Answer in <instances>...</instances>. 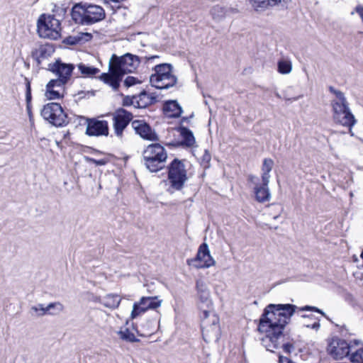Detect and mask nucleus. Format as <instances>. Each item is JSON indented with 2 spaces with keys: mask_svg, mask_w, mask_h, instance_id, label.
<instances>
[{
  "mask_svg": "<svg viewBox=\"0 0 363 363\" xmlns=\"http://www.w3.org/2000/svg\"><path fill=\"white\" fill-rule=\"evenodd\" d=\"M26 79L27 81L26 98V102H27V104H28V103H30V101L31 100V89H30V82L28 81L27 79Z\"/></svg>",
  "mask_w": 363,
  "mask_h": 363,
  "instance_id": "f704fd0d",
  "label": "nucleus"
},
{
  "mask_svg": "<svg viewBox=\"0 0 363 363\" xmlns=\"http://www.w3.org/2000/svg\"><path fill=\"white\" fill-rule=\"evenodd\" d=\"M155 73L150 77L152 86L159 89H167L174 86L177 78L172 74L171 64L163 63L155 67Z\"/></svg>",
  "mask_w": 363,
  "mask_h": 363,
  "instance_id": "0eeeda50",
  "label": "nucleus"
},
{
  "mask_svg": "<svg viewBox=\"0 0 363 363\" xmlns=\"http://www.w3.org/2000/svg\"><path fill=\"white\" fill-rule=\"evenodd\" d=\"M277 70L280 74H287L292 70V63L288 59H281L277 62Z\"/></svg>",
  "mask_w": 363,
  "mask_h": 363,
  "instance_id": "bb28decb",
  "label": "nucleus"
},
{
  "mask_svg": "<svg viewBox=\"0 0 363 363\" xmlns=\"http://www.w3.org/2000/svg\"><path fill=\"white\" fill-rule=\"evenodd\" d=\"M196 289L197 296L201 303H205L208 306L211 303L210 291L207 285L201 280L196 281Z\"/></svg>",
  "mask_w": 363,
  "mask_h": 363,
  "instance_id": "5701e85b",
  "label": "nucleus"
},
{
  "mask_svg": "<svg viewBox=\"0 0 363 363\" xmlns=\"http://www.w3.org/2000/svg\"><path fill=\"white\" fill-rule=\"evenodd\" d=\"M349 356V359L352 363H363V347L357 349Z\"/></svg>",
  "mask_w": 363,
  "mask_h": 363,
  "instance_id": "c756f323",
  "label": "nucleus"
},
{
  "mask_svg": "<svg viewBox=\"0 0 363 363\" xmlns=\"http://www.w3.org/2000/svg\"><path fill=\"white\" fill-rule=\"evenodd\" d=\"M162 300L157 296L142 297L139 302L135 303L131 312V318H135L148 309H155L161 306Z\"/></svg>",
  "mask_w": 363,
  "mask_h": 363,
  "instance_id": "f3484780",
  "label": "nucleus"
},
{
  "mask_svg": "<svg viewBox=\"0 0 363 363\" xmlns=\"http://www.w3.org/2000/svg\"><path fill=\"white\" fill-rule=\"evenodd\" d=\"M272 313V303L269 304L264 309L258 325V331L264 334L260 338L262 345L266 348L267 351H272L271 347L272 345V322L268 318V315Z\"/></svg>",
  "mask_w": 363,
  "mask_h": 363,
  "instance_id": "f8f14e48",
  "label": "nucleus"
},
{
  "mask_svg": "<svg viewBox=\"0 0 363 363\" xmlns=\"http://www.w3.org/2000/svg\"><path fill=\"white\" fill-rule=\"evenodd\" d=\"M352 347L345 340L334 337L328 345L327 352L334 359H342L350 354Z\"/></svg>",
  "mask_w": 363,
  "mask_h": 363,
  "instance_id": "ddd939ff",
  "label": "nucleus"
},
{
  "mask_svg": "<svg viewBox=\"0 0 363 363\" xmlns=\"http://www.w3.org/2000/svg\"><path fill=\"white\" fill-rule=\"evenodd\" d=\"M118 334L119 335L120 338L125 341L130 342H135L139 341L135 335L128 328H125L124 330L121 329L120 331H118Z\"/></svg>",
  "mask_w": 363,
  "mask_h": 363,
  "instance_id": "c85d7f7f",
  "label": "nucleus"
},
{
  "mask_svg": "<svg viewBox=\"0 0 363 363\" xmlns=\"http://www.w3.org/2000/svg\"><path fill=\"white\" fill-rule=\"evenodd\" d=\"M51 311H55V308H51Z\"/></svg>",
  "mask_w": 363,
  "mask_h": 363,
  "instance_id": "49530a36",
  "label": "nucleus"
},
{
  "mask_svg": "<svg viewBox=\"0 0 363 363\" xmlns=\"http://www.w3.org/2000/svg\"><path fill=\"white\" fill-rule=\"evenodd\" d=\"M64 310V306L60 302L49 303L47 306L39 303L31 307V311L35 313L37 316H43L45 315H56Z\"/></svg>",
  "mask_w": 363,
  "mask_h": 363,
  "instance_id": "aec40b11",
  "label": "nucleus"
},
{
  "mask_svg": "<svg viewBox=\"0 0 363 363\" xmlns=\"http://www.w3.org/2000/svg\"><path fill=\"white\" fill-rule=\"evenodd\" d=\"M74 66L57 60L49 63L47 69L55 74L57 78L51 79L46 86L45 96L48 99H56L63 96L65 85L70 80Z\"/></svg>",
  "mask_w": 363,
  "mask_h": 363,
  "instance_id": "f03ea898",
  "label": "nucleus"
},
{
  "mask_svg": "<svg viewBox=\"0 0 363 363\" xmlns=\"http://www.w3.org/2000/svg\"><path fill=\"white\" fill-rule=\"evenodd\" d=\"M282 349L285 353L291 354V352L294 350V346L293 344L287 342L282 345Z\"/></svg>",
  "mask_w": 363,
  "mask_h": 363,
  "instance_id": "c9c22d12",
  "label": "nucleus"
},
{
  "mask_svg": "<svg viewBox=\"0 0 363 363\" xmlns=\"http://www.w3.org/2000/svg\"><path fill=\"white\" fill-rule=\"evenodd\" d=\"M55 52L54 47L50 44L41 45L31 52L32 57L40 66L44 60L50 57Z\"/></svg>",
  "mask_w": 363,
  "mask_h": 363,
  "instance_id": "412c9836",
  "label": "nucleus"
},
{
  "mask_svg": "<svg viewBox=\"0 0 363 363\" xmlns=\"http://www.w3.org/2000/svg\"><path fill=\"white\" fill-rule=\"evenodd\" d=\"M298 307L291 303L274 304V338H278L283 334L286 325L289 323L291 316L295 313ZM301 311H314L320 313L323 316L333 322L320 309L315 306H305L298 308Z\"/></svg>",
  "mask_w": 363,
  "mask_h": 363,
  "instance_id": "7ed1b4c3",
  "label": "nucleus"
},
{
  "mask_svg": "<svg viewBox=\"0 0 363 363\" xmlns=\"http://www.w3.org/2000/svg\"><path fill=\"white\" fill-rule=\"evenodd\" d=\"M133 118V114L123 109L117 110L113 115V128L116 135L122 138L123 132Z\"/></svg>",
  "mask_w": 363,
  "mask_h": 363,
  "instance_id": "dca6fc26",
  "label": "nucleus"
},
{
  "mask_svg": "<svg viewBox=\"0 0 363 363\" xmlns=\"http://www.w3.org/2000/svg\"><path fill=\"white\" fill-rule=\"evenodd\" d=\"M220 9L219 7H214L213 10L216 11V9Z\"/></svg>",
  "mask_w": 363,
  "mask_h": 363,
  "instance_id": "a18cd8bd",
  "label": "nucleus"
},
{
  "mask_svg": "<svg viewBox=\"0 0 363 363\" xmlns=\"http://www.w3.org/2000/svg\"><path fill=\"white\" fill-rule=\"evenodd\" d=\"M142 81L135 77L128 76L124 80V85L126 87H130L135 84H141Z\"/></svg>",
  "mask_w": 363,
  "mask_h": 363,
  "instance_id": "473e14b6",
  "label": "nucleus"
},
{
  "mask_svg": "<svg viewBox=\"0 0 363 363\" xmlns=\"http://www.w3.org/2000/svg\"><path fill=\"white\" fill-rule=\"evenodd\" d=\"M331 106L334 121L342 126L347 127L350 133L353 135L352 128L356 124L357 120L350 108L346 97L342 98L340 100L331 101Z\"/></svg>",
  "mask_w": 363,
  "mask_h": 363,
  "instance_id": "423d86ee",
  "label": "nucleus"
},
{
  "mask_svg": "<svg viewBox=\"0 0 363 363\" xmlns=\"http://www.w3.org/2000/svg\"><path fill=\"white\" fill-rule=\"evenodd\" d=\"M179 131L183 139L182 143L187 147H192L195 143V138L193 133L186 127H181Z\"/></svg>",
  "mask_w": 363,
  "mask_h": 363,
  "instance_id": "393cba45",
  "label": "nucleus"
},
{
  "mask_svg": "<svg viewBox=\"0 0 363 363\" xmlns=\"http://www.w3.org/2000/svg\"><path fill=\"white\" fill-rule=\"evenodd\" d=\"M86 134L89 136H107L108 135V122L95 118H87Z\"/></svg>",
  "mask_w": 363,
  "mask_h": 363,
  "instance_id": "a211bd4d",
  "label": "nucleus"
},
{
  "mask_svg": "<svg viewBox=\"0 0 363 363\" xmlns=\"http://www.w3.org/2000/svg\"><path fill=\"white\" fill-rule=\"evenodd\" d=\"M301 318H311V317L309 315H301Z\"/></svg>",
  "mask_w": 363,
  "mask_h": 363,
  "instance_id": "c03bdc74",
  "label": "nucleus"
},
{
  "mask_svg": "<svg viewBox=\"0 0 363 363\" xmlns=\"http://www.w3.org/2000/svg\"><path fill=\"white\" fill-rule=\"evenodd\" d=\"M73 21L82 25H91L105 18L104 9L98 5L80 2L76 4L72 9Z\"/></svg>",
  "mask_w": 363,
  "mask_h": 363,
  "instance_id": "20e7f679",
  "label": "nucleus"
},
{
  "mask_svg": "<svg viewBox=\"0 0 363 363\" xmlns=\"http://www.w3.org/2000/svg\"><path fill=\"white\" fill-rule=\"evenodd\" d=\"M90 161L92 163L95 164L96 165H99V166L105 165L106 164V160L104 159H101V160L90 159Z\"/></svg>",
  "mask_w": 363,
  "mask_h": 363,
  "instance_id": "e433bc0d",
  "label": "nucleus"
},
{
  "mask_svg": "<svg viewBox=\"0 0 363 363\" xmlns=\"http://www.w3.org/2000/svg\"><path fill=\"white\" fill-rule=\"evenodd\" d=\"M304 326L306 327V328H311L312 329L318 330V329H319L320 325V323L318 322H315L312 325L305 324Z\"/></svg>",
  "mask_w": 363,
  "mask_h": 363,
  "instance_id": "ea45409f",
  "label": "nucleus"
},
{
  "mask_svg": "<svg viewBox=\"0 0 363 363\" xmlns=\"http://www.w3.org/2000/svg\"><path fill=\"white\" fill-rule=\"evenodd\" d=\"M350 344L352 345V346L353 345L357 346L359 345H363V342L359 340H354L353 341H351Z\"/></svg>",
  "mask_w": 363,
  "mask_h": 363,
  "instance_id": "79ce46f5",
  "label": "nucleus"
},
{
  "mask_svg": "<svg viewBox=\"0 0 363 363\" xmlns=\"http://www.w3.org/2000/svg\"><path fill=\"white\" fill-rule=\"evenodd\" d=\"M274 1V6L278 5L281 2V0H273Z\"/></svg>",
  "mask_w": 363,
  "mask_h": 363,
  "instance_id": "37998d69",
  "label": "nucleus"
},
{
  "mask_svg": "<svg viewBox=\"0 0 363 363\" xmlns=\"http://www.w3.org/2000/svg\"><path fill=\"white\" fill-rule=\"evenodd\" d=\"M279 363H294L289 358L286 357H284L282 355H279Z\"/></svg>",
  "mask_w": 363,
  "mask_h": 363,
  "instance_id": "4c0bfd02",
  "label": "nucleus"
},
{
  "mask_svg": "<svg viewBox=\"0 0 363 363\" xmlns=\"http://www.w3.org/2000/svg\"><path fill=\"white\" fill-rule=\"evenodd\" d=\"M272 167V160L270 159H265L263 163V174H262V186L255 188L256 199L259 202H263L267 200L270 194L267 187L269 183L270 174L269 172Z\"/></svg>",
  "mask_w": 363,
  "mask_h": 363,
  "instance_id": "2eb2a0df",
  "label": "nucleus"
},
{
  "mask_svg": "<svg viewBox=\"0 0 363 363\" xmlns=\"http://www.w3.org/2000/svg\"><path fill=\"white\" fill-rule=\"evenodd\" d=\"M156 101L155 96L148 94L145 90H143L138 96H132L130 103L135 107L142 108L155 104Z\"/></svg>",
  "mask_w": 363,
  "mask_h": 363,
  "instance_id": "4be33fe9",
  "label": "nucleus"
},
{
  "mask_svg": "<svg viewBox=\"0 0 363 363\" xmlns=\"http://www.w3.org/2000/svg\"><path fill=\"white\" fill-rule=\"evenodd\" d=\"M328 89H329V91L332 94L335 95V96H336V99L335 100H340V99H342V98H345V94L342 91L335 89L332 86H330L328 87Z\"/></svg>",
  "mask_w": 363,
  "mask_h": 363,
  "instance_id": "72a5a7b5",
  "label": "nucleus"
},
{
  "mask_svg": "<svg viewBox=\"0 0 363 363\" xmlns=\"http://www.w3.org/2000/svg\"><path fill=\"white\" fill-rule=\"evenodd\" d=\"M272 0H252V6L256 11H262L270 5Z\"/></svg>",
  "mask_w": 363,
  "mask_h": 363,
  "instance_id": "7c9ffc66",
  "label": "nucleus"
},
{
  "mask_svg": "<svg viewBox=\"0 0 363 363\" xmlns=\"http://www.w3.org/2000/svg\"><path fill=\"white\" fill-rule=\"evenodd\" d=\"M335 327L337 328L338 332L340 333V335L343 337H349L352 335H354V333L350 331V330L347 328V327L345 325H338L335 324Z\"/></svg>",
  "mask_w": 363,
  "mask_h": 363,
  "instance_id": "2f4dec72",
  "label": "nucleus"
},
{
  "mask_svg": "<svg viewBox=\"0 0 363 363\" xmlns=\"http://www.w3.org/2000/svg\"><path fill=\"white\" fill-rule=\"evenodd\" d=\"M167 158L164 147L159 143L147 145L143 152V159L146 168L151 172L162 169Z\"/></svg>",
  "mask_w": 363,
  "mask_h": 363,
  "instance_id": "39448f33",
  "label": "nucleus"
},
{
  "mask_svg": "<svg viewBox=\"0 0 363 363\" xmlns=\"http://www.w3.org/2000/svg\"><path fill=\"white\" fill-rule=\"evenodd\" d=\"M202 335L206 342H217L220 337L219 318L209 310H203L201 321Z\"/></svg>",
  "mask_w": 363,
  "mask_h": 363,
  "instance_id": "6e6552de",
  "label": "nucleus"
},
{
  "mask_svg": "<svg viewBox=\"0 0 363 363\" xmlns=\"http://www.w3.org/2000/svg\"><path fill=\"white\" fill-rule=\"evenodd\" d=\"M60 23L54 16L43 14L38 21L40 37L57 40L60 37Z\"/></svg>",
  "mask_w": 363,
  "mask_h": 363,
  "instance_id": "1a4fd4ad",
  "label": "nucleus"
},
{
  "mask_svg": "<svg viewBox=\"0 0 363 363\" xmlns=\"http://www.w3.org/2000/svg\"><path fill=\"white\" fill-rule=\"evenodd\" d=\"M77 67L84 77H92L99 72V69L98 68L86 65L84 63H79Z\"/></svg>",
  "mask_w": 363,
  "mask_h": 363,
  "instance_id": "cd10ccee",
  "label": "nucleus"
},
{
  "mask_svg": "<svg viewBox=\"0 0 363 363\" xmlns=\"http://www.w3.org/2000/svg\"><path fill=\"white\" fill-rule=\"evenodd\" d=\"M210 160H211V155L208 152V151L205 150V153L203 155V162H206V164H208Z\"/></svg>",
  "mask_w": 363,
  "mask_h": 363,
  "instance_id": "58836bf2",
  "label": "nucleus"
},
{
  "mask_svg": "<svg viewBox=\"0 0 363 363\" xmlns=\"http://www.w3.org/2000/svg\"><path fill=\"white\" fill-rule=\"evenodd\" d=\"M187 171L182 160L174 159L168 167V180L174 190L179 191L187 181Z\"/></svg>",
  "mask_w": 363,
  "mask_h": 363,
  "instance_id": "9d476101",
  "label": "nucleus"
},
{
  "mask_svg": "<svg viewBox=\"0 0 363 363\" xmlns=\"http://www.w3.org/2000/svg\"><path fill=\"white\" fill-rule=\"evenodd\" d=\"M157 58H159L157 55L139 57L130 53H126L121 57L113 55L108 65L110 72L102 74L101 79L116 91L125 74L135 71L141 62L147 63Z\"/></svg>",
  "mask_w": 363,
  "mask_h": 363,
  "instance_id": "f257e3e1",
  "label": "nucleus"
},
{
  "mask_svg": "<svg viewBox=\"0 0 363 363\" xmlns=\"http://www.w3.org/2000/svg\"><path fill=\"white\" fill-rule=\"evenodd\" d=\"M163 110L166 115L170 118H178L182 113V108L177 101L165 102Z\"/></svg>",
  "mask_w": 363,
  "mask_h": 363,
  "instance_id": "b1692460",
  "label": "nucleus"
},
{
  "mask_svg": "<svg viewBox=\"0 0 363 363\" xmlns=\"http://www.w3.org/2000/svg\"><path fill=\"white\" fill-rule=\"evenodd\" d=\"M41 116L55 126H62L68 123L67 114L57 103L52 102L45 105L41 111Z\"/></svg>",
  "mask_w": 363,
  "mask_h": 363,
  "instance_id": "9b49d317",
  "label": "nucleus"
},
{
  "mask_svg": "<svg viewBox=\"0 0 363 363\" xmlns=\"http://www.w3.org/2000/svg\"><path fill=\"white\" fill-rule=\"evenodd\" d=\"M121 299L117 294H107L103 298L102 303L104 306L109 308H117Z\"/></svg>",
  "mask_w": 363,
  "mask_h": 363,
  "instance_id": "a878e982",
  "label": "nucleus"
},
{
  "mask_svg": "<svg viewBox=\"0 0 363 363\" xmlns=\"http://www.w3.org/2000/svg\"><path fill=\"white\" fill-rule=\"evenodd\" d=\"M189 265L199 269L208 268L216 264V261L210 254L208 245L206 243L201 244L198 250L196 257L191 260H187Z\"/></svg>",
  "mask_w": 363,
  "mask_h": 363,
  "instance_id": "4468645a",
  "label": "nucleus"
},
{
  "mask_svg": "<svg viewBox=\"0 0 363 363\" xmlns=\"http://www.w3.org/2000/svg\"><path fill=\"white\" fill-rule=\"evenodd\" d=\"M131 125L135 130V133L138 134L142 138L150 141H157L159 140V138L155 131L153 130L151 127L144 121H133L131 123Z\"/></svg>",
  "mask_w": 363,
  "mask_h": 363,
  "instance_id": "6ab92c4d",
  "label": "nucleus"
},
{
  "mask_svg": "<svg viewBox=\"0 0 363 363\" xmlns=\"http://www.w3.org/2000/svg\"><path fill=\"white\" fill-rule=\"evenodd\" d=\"M355 11L359 15L363 22V6L360 5L356 6Z\"/></svg>",
  "mask_w": 363,
  "mask_h": 363,
  "instance_id": "a19ab883",
  "label": "nucleus"
}]
</instances>
